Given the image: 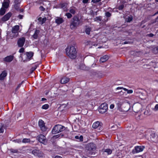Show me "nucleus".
<instances>
[{
  "label": "nucleus",
  "mask_w": 158,
  "mask_h": 158,
  "mask_svg": "<svg viewBox=\"0 0 158 158\" xmlns=\"http://www.w3.org/2000/svg\"><path fill=\"white\" fill-rule=\"evenodd\" d=\"M122 88H123V87H118L116 89L117 90H118L122 89Z\"/></svg>",
  "instance_id": "obj_55"
},
{
  "label": "nucleus",
  "mask_w": 158,
  "mask_h": 158,
  "mask_svg": "<svg viewBox=\"0 0 158 158\" xmlns=\"http://www.w3.org/2000/svg\"><path fill=\"white\" fill-rule=\"evenodd\" d=\"M47 99L45 98H41V101H44L46 100Z\"/></svg>",
  "instance_id": "obj_58"
},
{
  "label": "nucleus",
  "mask_w": 158,
  "mask_h": 158,
  "mask_svg": "<svg viewBox=\"0 0 158 158\" xmlns=\"http://www.w3.org/2000/svg\"><path fill=\"white\" fill-rule=\"evenodd\" d=\"M49 106L48 104H45L42 106V108L43 109L46 110L49 107Z\"/></svg>",
  "instance_id": "obj_30"
},
{
  "label": "nucleus",
  "mask_w": 158,
  "mask_h": 158,
  "mask_svg": "<svg viewBox=\"0 0 158 158\" xmlns=\"http://www.w3.org/2000/svg\"><path fill=\"white\" fill-rule=\"evenodd\" d=\"M80 23V20L77 16H74L71 19L70 26L72 29L78 26Z\"/></svg>",
  "instance_id": "obj_2"
},
{
  "label": "nucleus",
  "mask_w": 158,
  "mask_h": 158,
  "mask_svg": "<svg viewBox=\"0 0 158 158\" xmlns=\"http://www.w3.org/2000/svg\"><path fill=\"white\" fill-rule=\"evenodd\" d=\"M151 137H152L153 138H154L156 137V134L154 133H152L151 135Z\"/></svg>",
  "instance_id": "obj_47"
},
{
  "label": "nucleus",
  "mask_w": 158,
  "mask_h": 158,
  "mask_svg": "<svg viewBox=\"0 0 158 158\" xmlns=\"http://www.w3.org/2000/svg\"><path fill=\"white\" fill-rule=\"evenodd\" d=\"M145 148L143 146H137L134 147L131 152L133 154H136L142 152Z\"/></svg>",
  "instance_id": "obj_5"
},
{
  "label": "nucleus",
  "mask_w": 158,
  "mask_h": 158,
  "mask_svg": "<svg viewBox=\"0 0 158 158\" xmlns=\"http://www.w3.org/2000/svg\"><path fill=\"white\" fill-rule=\"evenodd\" d=\"M109 59L108 56L106 55H104L101 57L100 60V62L102 63H104L106 61Z\"/></svg>",
  "instance_id": "obj_19"
},
{
  "label": "nucleus",
  "mask_w": 158,
  "mask_h": 158,
  "mask_svg": "<svg viewBox=\"0 0 158 158\" xmlns=\"http://www.w3.org/2000/svg\"><path fill=\"white\" fill-rule=\"evenodd\" d=\"M13 141L15 142V143H21V139H16L15 140H13Z\"/></svg>",
  "instance_id": "obj_40"
},
{
  "label": "nucleus",
  "mask_w": 158,
  "mask_h": 158,
  "mask_svg": "<svg viewBox=\"0 0 158 158\" xmlns=\"http://www.w3.org/2000/svg\"><path fill=\"white\" fill-rule=\"evenodd\" d=\"M101 0H92L91 2L94 3H97L101 1Z\"/></svg>",
  "instance_id": "obj_46"
},
{
  "label": "nucleus",
  "mask_w": 158,
  "mask_h": 158,
  "mask_svg": "<svg viewBox=\"0 0 158 158\" xmlns=\"http://www.w3.org/2000/svg\"><path fill=\"white\" fill-rule=\"evenodd\" d=\"M64 135L63 134H62V135H61V134H58L57 135H54L53 136V138L54 139H57V138H58L60 137H61L63 136Z\"/></svg>",
  "instance_id": "obj_26"
},
{
  "label": "nucleus",
  "mask_w": 158,
  "mask_h": 158,
  "mask_svg": "<svg viewBox=\"0 0 158 158\" xmlns=\"http://www.w3.org/2000/svg\"><path fill=\"white\" fill-rule=\"evenodd\" d=\"M114 104H111L110 106V108L111 109H113V108H114Z\"/></svg>",
  "instance_id": "obj_51"
},
{
  "label": "nucleus",
  "mask_w": 158,
  "mask_h": 158,
  "mask_svg": "<svg viewBox=\"0 0 158 158\" xmlns=\"http://www.w3.org/2000/svg\"><path fill=\"white\" fill-rule=\"evenodd\" d=\"M19 29V25H15L12 28L11 31L12 33L16 34L18 33Z\"/></svg>",
  "instance_id": "obj_17"
},
{
  "label": "nucleus",
  "mask_w": 158,
  "mask_h": 158,
  "mask_svg": "<svg viewBox=\"0 0 158 158\" xmlns=\"http://www.w3.org/2000/svg\"><path fill=\"white\" fill-rule=\"evenodd\" d=\"M23 16L21 15H19L17 17L19 19H23Z\"/></svg>",
  "instance_id": "obj_48"
},
{
  "label": "nucleus",
  "mask_w": 158,
  "mask_h": 158,
  "mask_svg": "<svg viewBox=\"0 0 158 158\" xmlns=\"http://www.w3.org/2000/svg\"><path fill=\"white\" fill-rule=\"evenodd\" d=\"M129 109V108H127V109H125L124 110L125 111H128Z\"/></svg>",
  "instance_id": "obj_61"
},
{
  "label": "nucleus",
  "mask_w": 158,
  "mask_h": 158,
  "mask_svg": "<svg viewBox=\"0 0 158 158\" xmlns=\"http://www.w3.org/2000/svg\"><path fill=\"white\" fill-rule=\"evenodd\" d=\"M154 35L152 33H150L148 34V36L149 37H152L154 36Z\"/></svg>",
  "instance_id": "obj_50"
},
{
  "label": "nucleus",
  "mask_w": 158,
  "mask_h": 158,
  "mask_svg": "<svg viewBox=\"0 0 158 158\" xmlns=\"http://www.w3.org/2000/svg\"><path fill=\"white\" fill-rule=\"evenodd\" d=\"M156 50L157 51V52H158V47H157L156 49Z\"/></svg>",
  "instance_id": "obj_63"
},
{
  "label": "nucleus",
  "mask_w": 158,
  "mask_h": 158,
  "mask_svg": "<svg viewBox=\"0 0 158 158\" xmlns=\"http://www.w3.org/2000/svg\"><path fill=\"white\" fill-rule=\"evenodd\" d=\"M91 31V28H90L88 27L87 28L85 29V31L86 34L88 35H89Z\"/></svg>",
  "instance_id": "obj_28"
},
{
  "label": "nucleus",
  "mask_w": 158,
  "mask_h": 158,
  "mask_svg": "<svg viewBox=\"0 0 158 158\" xmlns=\"http://www.w3.org/2000/svg\"><path fill=\"white\" fill-rule=\"evenodd\" d=\"M37 66L35 65L34 67H33L31 68L30 70V72L31 73H32L36 69Z\"/></svg>",
  "instance_id": "obj_32"
},
{
  "label": "nucleus",
  "mask_w": 158,
  "mask_h": 158,
  "mask_svg": "<svg viewBox=\"0 0 158 158\" xmlns=\"http://www.w3.org/2000/svg\"><path fill=\"white\" fill-rule=\"evenodd\" d=\"M26 56L29 59H30L33 56V53L32 52H27Z\"/></svg>",
  "instance_id": "obj_23"
},
{
  "label": "nucleus",
  "mask_w": 158,
  "mask_h": 158,
  "mask_svg": "<svg viewBox=\"0 0 158 158\" xmlns=\"http://www.w3.org/2000/svg\"><path fill=\"white\" fill-rule=\"evenodd\" d=\"M94 21H101L102 20L101 17H97L94 19Z\"/></svg>",
  "instance_id": "obj_31"
},
{
  "label": "nucleus",
  "mask_w": 158,
  "mask_h": 158,
  "mask_svg": "<svg viewBox=\"0 0 158 158\" xmlns=\"http://www.w3.org/2000/svg\"><path fill=\"white\" fill-rule=\"evenodd\" d=\"M127 93L128 94H131L133 93V90H127Z\"/></svg>",
  "instance_id": "obj_49"
},
{
  "label": "nucleus",
  "mask_w": 158,
  "mask_h": 158,
  "mask_svg": "<svg viewBox=\"0 0 158 158\" xmlns=\"http://www.w3.org/2000/svg\"><path fill=\"white\" fill-rule=\"evenodd\" d=\"M158 14V11L157 12H156L155 14V15H156V14Z\"/></svg>",
  "instance_id": "obj_64"
},
{
  "label": "nucleus",
  "mask_w": 158,
  "mask_h": 158,
  "mask_svg": "<svg viewBox=\"0 0 158 158\" xmlns=\"http://www.w3.org/2000/svg\"><path fill=\"white\" fill-rule=\"evenodd\" d=\"M14 3V7L15 9L17 10H19L20 6L19 0H15Z\"/></svg>",
  "instance_id": "obj_15"
},
{
  "label": "nucleus",
  "mask_w": 158,
  "mask_h": 158,
  "mask_svg": "<svg viewBox=\"0 0 158 158\" xmlns=\"http://www.w3.org/2000/svg\"><path fill=\"white\" fill-rule=\"evenodd\" d=\"M154 111H157L158 110V104H156L153 109Z\"/></svg>",
  "instance_id": "obj_42"
},
{
  "label": "nucleus",
  "mask_w": 158,
  "mask_h": 158,
  "mask_svg": "<svg viewBox=\"0 0 158 158\" xmlns=\"http://www.w3.org/2000/svg\"><path fill=\"white\" fill-rule=\"evenodd\" d=\"M86 148L88 150L91 151L95 150L96 147L95 144L92 143H89L87 145Z\"/></svg>",
  "instance_id": "obj_9"
},
{
  "label": "nucleus",
  "mask_w": 158,
  "mask_h": 158,
  "mask_svg": "<svg viewBox=\"0 0 158 158\" xmlns=\"http://www.w3.org/2000/svg\"><path fill=\"white\" fill-rule=\"evenodd\" d=\"M32 153L35 156L38 157H43L44 156V154L40 151L38 150H34L32 152Z\"/></svg>",
  "instance_id": "obj_8"
},
{
  "label": "nucleus",
  "mask_w": 158,
  "mask_h": 158,
  "mask_svg": "<svg viewBox=\"0 0 158 158\" xmlns=\"http://www.w3.org/2000/svg\"><path fill=\"white\" fill-rule=\"evenodd\" d=\"M14 56L13 55L8 56L3 59V62H10L14 59Z\"/></svg>",
  "instance_id": "obj_11"
},
{
  "label": "nucleus",
  "mask_w": 158,
  "mask_h": 158,
  "mask_svg": "<svg viewBox=\"0 0 158 158\" xmlns=\"http://www.w3.org/2000/svg\"><path fill=\"white\" fill-rule=\"evenodd\" d=\"M69 80V78L66 77H64L61 78L60 82L61 84H65L68 83Z\"/></svg>",
  "instance_id": "obj_21"
},
{
  "label": "nucleus",
  "mask_w": 158,
  "mask_h": 158,
  "mask_svg": "<svg viewBox=\"0 0 158 158\" xmlns=\"http://www.w3.org/2000/svg\"><path fill=\"white\" fill-rule=\"evenodd\" d=\"M69 12L72 14H74L75 13V8H71L69 10Z\"/></svg>",
  "instance_id": "obj_35"
},
{
  "label": "nucleus",
  "mask_w": 158,
  "mask_h": 158,
  "mask_svg": "<svg viewBox=\"0 0 158 158\" xmlns=\"http://www.w3.org/2000/svg\"><path fill=\"white\" fill-rule=\"evenodd\" d=\"M122 89H124L125 91H127V90H128V89L123 87V88H122Z\"/></svg>",
  "instance_id": "obj_60"
},
{
  "label": "nucleus",
  "mask_w": 158,
  "mask_h": 158,
  "mask_svg": "<svg viewBox=\"0 0 158 158\" xmlns=\"http://www.w3.org/2000/svg\"><path fill=\"white\" fill-rule=\"evenodd\" d=\"M10 151L11 152L14 153H17L18 152V150L12 148L10 149Z\"/></svg>",
  "instance_id": "obj_34"
},
{
  "label": "nucleus",
  "mask_w": 158,
  "mask_h": 158,
  "mask_svg": "<svg viewBox=\"0 0 158 158\" xmlns=\"http://www.w3.org/2000/svg\"><path fill=\"white\" fill-rule=\"evenodd\" d=\"M24 48H22L19 50V52L20 53H23L24 52Z\"/></svg>",
  "instance_id": "obj_43"
},
{
  "label": "nucleus",
  "mask_w": 158,
  "mask_h": 158,
  "mask_svg": "<svg viewBox=\"0 0 158 158\" xmlns=\"http://www.w3.org/2000/svg\"><path fill=\"white\" fill-rule=\"evenodd\" d=\"M4 132V130L2 128H0V133H2Z\"/></svg>",
  "instance_id": "obj_54"
},
{
  "label": "nucleus",
  "mask_w": 158,
  "mask_h": 158,
  "mask_svg": "<svg viewBox=\"0 0 158 158\" xmlns=\"http://www.w3.org/2000/svg\"><path fill=\"white\" fill-rule=\"evenodd\" d=\"M40 31L39 30H36L34 34L32 35V37L35 39H37L38 37V35L39 34Z\"/></svg>",
  "instance_id": "obj_22"
},
{
  "label": "nucleus",
  "mask_w": 158,
  "mask_h": 158,
  "mask_svg": "<svg viewBox=\"0 0 158 158\" xmlns=\"http://www.w3.org/2000/svg\"><path fill=\"white\" fill-rule=\"evenodd\" d=\"M67 4L65 3H62L60 4V6L62 8H65L67 6Z\"/></svg>",
  "instance_id": "obj_27"
},
{
  "label": "nucleus",
  "mask_w": 158,
  "mask_h": 158,
  "mask_svg": "<svg viewBox=\"0 0 158 158\" xmlns=\"http://www.w3.org/2000/svg\"><path fill=\"white\" fill-rule=\"evenodd\" d=\"M21 85V83L19 84L18 85L17 87V88L16 89H15L16 92V91L18 90V89H19V88L20 87Z\"/></svg>",
  "instance_id": "obj_45"
},
{
  "label": "nucleus",
  "mask_w": 158,
  "mask_h": 158,
  "mask_svg": "<svg viewBox=\"0 0 158 158\" xmlns=\"http://www.w3.org/2000/svg\"><path fill=\"white\" fill-rule=\"evenodd\" d=\"M65 130V127L59 124L56 125L53 128L52 131V134H55L63 131Z\"/></svg>",
  "instance_id": "obj_3"
},
{
  "label": "nucleus",
  "mask_w": 158,
  "mask_h": 158,
  "mask_svg": "<svg viewBox=\"0 0 158 158\" xmlns=\"http://www.w3.org/2000/svg\"><path fill=\"white\" fill-rule=\"evenodd\" d=\"M30 142V140L29 139L24 138L23 139L22 142L23 143H27Z\"/></svg>",
  "instance_id": "obj_29"
},
{
  "label": "nucleus",
  "mask_w": 158,
  "mask_h": 158,
  "mask_svg": "<svg viewBox=\"0 0 158 158\" xmlns=\"http://www.w3.org/2000/svg\"><path fill=\"white\" fill-rule=\"evenodd\" d=\"M102 151L103 152V154H104V152H106L108 155L111 154L112 152V150L109 148L103 149Z\"/></svg>",
  "instance_id": "obj_18"
},
{
  "label": "nucleus",
  "mask_w": 158,
  "mask_h": 158,
  "mask_svg": "<svg viewBox=\"0 0 158 158\" xmlns=\"http://www.w3.org/2000/svg\"><path fill=\"white\" fill-rule=\"evenodd\" d=\"M6 11L5 8H2L0 10V15H4Z\"/></svg>",
  "instance_id": "obj_25"
},
{
  "label": "nucleus",
  "mask_w": 158,
  "mask_h": 158,
  "mask_svg": "<svg viewBox=\"0 0 158 158\" xmlns=\"http://www.w3.org/2000/svg\"><path fill=\"white\" fill-rule=\"evenodd\" d=\"M42 18L41 17H39L38 19V20L40 22H41V20H42Z\"/></svg>",
  "instance_id": "obj_57"
},
{
  "label": "nucleus",
  "mask_w": 158,
  "mask_h": 158,
  "mask_svg": "<svg viewBox=\"0 0 158 158\" xmlns=\"http://www.w3.org/2000/svg\"><path fill=\"white\" fill-rule=\"evenodd\" d=\"M38 125L42 131L45 132L47 130V128L45 126V123L42 120H40L39 121Z\"/></svg>",
  "instance_id": "obj_7"
},
{
  "label": "nucleus",
  "mask_w": 158,
  "mask_h": 158,
  "mask_svg": "<svg viewBox=\"0 0 158 158\" xmlns=\"http://www.w3.org/2000/svg\"><path fill=\"white\" fill-rule=\"evenodd\" d=\"M10 2L9 0H4L2 4L3 8H7L9 6Z\"/></svg>",
  "instance_id": "obj_16"
},
{
  "label": "nucleus",
  "mask_w": 158,
  "mask_h": 158,
  "mask_svg": "<svg viewBox=\"0 0 158 158\" xmlns=\"http://www.w3.org/2000/svg\"><path fill=\"white\" fill-rule=\"evenodd\" d=\"M108 108L107 104L106 103H104L99 106L98 111L101 114H104L107 111Z\"/></svg>",
  "instance_id": "obj_4"
},
{
  "label": "nucleus",
  "mask_w": 158,
  "mask_h": 158,
  "mask_svg": "<svg viewBox=\"0 0 158 158\" xmlns=\"http://www.w3.org/2000/svg\"><path fill=\"white\" fill-rule=\"evenodd\" d=\"M54 158H62L60 156H56Z\"/></svg>",
  "instance_id": "obj_56"
},
{
  "label": "nucleus",
  "mask_w": 158,
  "mask_h": 158,
  "mask_svg": "<svg viewBox=\"0 0 158 158\" xmlns=\"http://www.w3.org/2000/svg\"><path fill=\"white\" fill-rule=\"evenodd\" d=\"M133 19V17L132 16H131L130 17H128V18L127 19V22H130Z\"/></svg>",
  "instance_id": "obj_37"
},
{
  "label": "nucleus",
  "mask_w": 158,
  "mask_h": 158,
  "mask_svg": "<svg viewBox=\"0 0 158 158\" xmlns=\"http://www.w3.org/2000/svg\"><path fill=\"white\" fill-rule=\"evenodd\" d=\"M64 21L63 19L61 18L57 17L55 19V23L58 25L62 23Z\"/></svg>",
  "instance_id": "obj_20"
},
{
  "label": "nucleus",
  "mask_w": 158,
  "mask_h": 158,
  "mask_svg": "<svg viewBox=\"0 0 158 158\" xmlns=\"http://www.w3.org/2000/svg\"><path fill=\"white\" fill-rule=\"evenodd\" d=\"M25 41V38L24 37L19 38L17 41V44L19 47H22L23 46Z\"/></svg>",
  "instance_id": "obj_10"
},
{
  "label": "nucleus",
  "mask_w": 158,
  "mask_h": 158,
  "mask_svg": "<svg viewBox=\"0 0 158 158\" xmlns=\"http://www.w3.org/2000/svg\"><path fill=\"white\" fill-rule=\"evenodd\" d=\"M128 42H125L124 43H123V44H128Z\"/></svg>",
  "instance_id": "obj_62"
},
{
  "label": "nucleus",
  "mask_w": 158,
  "mask_h": 158,
  "mask_svg": "<svg viewBox=\"0 0 158 158\" xmlns=\"http://www.w3.org/2000/svg\"><path fill=\"white\" fill-rule=\"evenodd\" d=\"M102 123H100L98 121H97L93 124L92 127L94 129L99 128V129H100V128L102 127Z\"/></svg>",
  "instance_id": "obj_13"
},
{
  "label": "nucleus",
  "mask_w": 158,
  "mask_h": 158,
  "mask_svg": "<svg viewBox=\"0 0 158 158\" xmlns=\"http://www.w3.org/2000/svg\"><path fill=\"white\" fill-rule=\"evenodd\" d=\"M66 15L67 16V18L68 19L71 18L72 16V15L69 13H67L66 14Z\"/></svg>",
  "instance_id": "obj_38"
},
{
  "label": "nucleus",
  "mask_w": 158,
  "mask_h": 158,
  "mask_svg": "<svg viewBox=\"0 0 158 158\" xmlns=\"http://www.w3.org/2000/svg\"><path fill=\"white\" fill-rule=\"evenodd\" d=\"M75 138L76 139H79V137L78 135H76L75 137Z\"/></svg>",
  "instance_id": "obj_59"
},
{
  "label": "nucleus",
  "mask_w": 158,
  "mask_h": 158,
  "mask_svg": "<svg viewBox=\"0 0 158 158\" xmlns=\"http://www.w3.org/2000/svg\"><path fill=\"white\" fill-rule=\"evenodd\" d=\"M85 44L87 45H94L92 41H89V40L88 41H87L86 42Z\"/></svg>",
  "instance_id": "obj_33"
},
{
  "label": "nucleus",
  "mask_w": 158,
  "mask_h": 158,
  "mask_svg": "<svg viewBox=\"0 0 158 158\" xmlns=\"http://www.w3.org/2000/svg\"><path fill=\"white\" fill-rule=\"evenodd\" d=\"M39 9L40 10L42 11H44L45 10V9L43 6H40Z\"/></svg>",
  "instance_id": "obj_44"
},
{
  "label": "nucleus",
  "mask_w": 158,
  "mask_h": 158,
  "mask_svg": "<svg viewBox=\"0 0 158 158\" xmlns=\"http://www.w3.org/2000/svg\"><path fill=\"white\" fill-rule=\"evenodd\" d=\"M7 75V73L6 70L3 71L0 74V80H3Z\"/></svg>",
  "instance_id": "obj_14"
},
{
  "label": "nucleus",
  "mask_w": 158,
  "mask_h": 158,
  "mask_svg": "<svg viewBox=\"0 0 158 158\" xmlns=\"http://www.w3.org/2000/svg\"><path fill=\"white\" fill-rule=\"evenodd\" d=\"M122 103V102L120 101H117L116 103V105L118 107V108H120L122 106H123V107L124 105V104L123 105Z\"/></svg>",
  "instance_id": "obj_24"
},
{
  "label": "nucleus",
  "mask_w": 158,
  "mask_h": 158,
  "mask_svg": "<svg viewBox=\"0 0 158 158\" xmlns=\"http://www.w3.org/2000/svg\"><path fill=\"white\" fill-rule=\"evenodd\" d=\"M46 20V18H43L41 20V24H42L44 23Z\"/></svg>",
  "instance_id": "obj_41"
},
{
  "label": "nucleus",
  "mask_w": 158,
  "mask_h": 158,
  "mask_svg": "<svg viewBox=\"0 0 158 158\" xmlns=\"http://www.w3.org/2000/svg\"><path fill=\"white\" fill-rule=\"evenodd\" d=\"M124 7V5L123 4L121 5L120 6H118L117 9H118L119 10H121L123 9V8Z\"/></svg>",
  "instance_id": "obj_36"
},
{
  "label": "nucleus",
  "mask_w": 158,
  "mask_h": 158,
  "mask_svg": "<svg viewBox=\"0 0 158 158\" xmlns=\"http://www.w3.org/2000/svg\"><path fill=\"white\" fill-rule=\"evenodd\" d=\"M12 15V13L11 12H8L2 18V21L3 22H5L8 20Z\"/></svg>",
  "instance_id": "obj_12"
},
{
  "label": "nucleus",
  "mask_w": 158,
  "mask_h": 158,
  "mask_svg": "<svg viewBox=\"0 0 158 158\" xmlns=\"http://www.w3.org/2000/svg\"><path fill=\"white\" fill-rule=\"evenodd\" d=\"M80 141H82L83 140V137L81 135L79 137V139Z\"/></svg>",
  "instance_id": "obj_53"
},
{
  "label": "nucleus",
  "mask_w": 158,
  "mask_h": 158,
  "mask_svg": "<svg viewBox=\"0 0 158 158\" xmlns=\"http://www.w3.org/2000/svg\"><path fill=\"white\" fill-rule=\"evenodd\" d=\"M67 55L71 59L76 58L77 55V52L74 46H68L65 49Z\"/></svg>",
  "instance_id": "obj_1"
},
{
  "label": "nucleus",
  "mask_w": 158,
  "mask_h": 158,
  "mask_svg": "<svg viewBox=\"0 0 158 158\" xmlns=\"http://www.w3.org/2000/svg\"><path fill=\"white\" fill-rule=\"evenodd\" d=\"M38 140L44 144H46L47 143V140L46 137L43 135H40L37 136Z\"/></svg>",
  "instance_id": "obj_6"
},
{
  "label": "nucleus",
  "mask_w": 158,
  "mask_h": 158,
  "mask_svg": "<svg viewBox=\"0 0 158 158\" xmlns=\"http://www.w3.org/2000/svg\"><path fill=\"white\" fill-rule=\"evenodd\" d=\"M89 0H83L82 1V2L84 3H86L88 2Z\"/></svg>",
  "instance_id": "obj_52"
},
{
  "label": "nucleus",
  "mask_w": 158,
  "mask_h": 158,
  "mask_svg": "<svg viewBox=\"0 0 158 158\" xmlns=\"http://www.w3.org/2000/svg\"><path fill=\"white\" fill-rule=\"evenodd\" d=\"M105 15L107 17H110L111 14L109 12H107L105 13Z\"/></svg>",
  "instance_id": "obj_39"
}]
</instances>
